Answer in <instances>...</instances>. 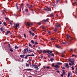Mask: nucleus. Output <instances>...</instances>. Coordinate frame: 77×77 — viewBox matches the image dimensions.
Segmentation results:
<instances>
[{
	"instance_id": "obj_37",
	"label": "nucleus",
	"mask_w": 77,
	"mask_h": 77,
	"mask_svg": "<svg viewBox=\"0 0 77 77\" xmlns=\"http://www.w3.org/2000/svg\"><path fill=\"white\" fill-rule=\"evenodd\" d=\"M31 42L32 44H34V41H33V40H31Z\"/></svg>"
},
{
	"instance_id": "obj_53",
	"label": "nucleus",
	"mask_w": 77,
	"mask_h": 77,
	"mask_svg": "<svg viewBox=\"0 0 77 77\" xmlns=\"http://www.w3.org/2000/svg\"><path fill=\"white\" fill-rule=\"evenodd\" d=\"M69 65H70V66H72V64H71V63H69Z\"/></svg>"
},
{
	"instance_id": "obj_24",
	"label": "nucleus",
	"mask_w": 77,
	"mask_h": 77,
	"mask_svg": "<svg viewBox=\"0 0 77 77\" xmlns=\"http://www.w3.org/2000/svg\"><path fill=\"white\" fill-rule=\"evenodd\" d=\"M51 39L52 40V41H54L55 40H56V38H51Z\"/></svg>"
},
{
	"instance_id": "obj_3",
	"label": "nucleus",
	"mask_w": 77,
	"mask_h": 77,
	"mask_svg": "<svg viewBox=\"0 0 77 77\" xmlns=\"http://www.w3.org/2000/svg\"><path fill=\"white\" fill-rule=\"evenodd\" d=\"M26 6L28 8H29V9H30V10H33V5H30L29 4H26Z\"/></svg>"
},
{
	"instance_id": "obj_56",
	"label": "nucleus",
	"mask_w": 77,
	"mask_h": 77,
	"mask_svg": "<svg viewBox=\"0 0 77 77\" xmlns=\"http://www.w3.org/2000/svg\"><path fill=\"white\" fill-rule=\"evenodd\" d=\"M47 53H50V51H47Z\"/></svg>"
},
{
	"instance_id": "obj_4",
	"label": "nucleus",
	"mask_w": 77,
	"mask_h": 77,
	"mask_svg": "<svg viewBox=\"0 0 77 77\" xmlns=\"http://www.w3.org/2000/svg\"><path fill=\"white\" fill-rule=\"evenodd\" d=\"M29 32L30 33V35H32V36H35V34L33 32H32V31L30 30L29 31Z\"/></svg>"
},
{
	"instance_id": "obj_16",
	"label": "nucleus",
	"mask_w": 77,
	"mask_h": 77,
	"mask_svg": "<svg viewBox=\"0 0 77 77\" xmlns=\"http://www.w3.org/2000/svg\"><path fill=\"white\" fill-rule=\"evenodd\" d=\"M55 26L56 27H57V28H58V27H60V25L59 24V25H56Z\"/></svg>"
},
{
	"instance_id": "obj_9",
	"label": "nucleus",
	"mask_w": 77,
	"mask_h": 77,
	"mask_svg": "<svg viewBox=\"0 0 77 77\" xmlns=\"http://www.w3.org/2000/svg\"><path fill=\"white\" fill-rule=\"evenodd\" d=\"M26 25H28V26H31V24L30 23L27 22L26 23Z\"/></svg>"
},
{
	"instance_id": "obj_8",
	"label": "nucleus",
	"mask_w": 77,
	"mask_h": 77,
	"mask_svg": "<svg viewBox=\"0 0 77 77\" xmlns=\"http://www.w3.org/2000/svg\"><path fill=\"white\" fill-rule=\"evenodd\" d=\"M27 51L28 52V53H30L31 52H32V51L31 50L29 49H29L27 48Z\"/></svg>"
},
{
	"instance_id": "obj_13",
	"label": "nucleus",
	"mask_w": 77,
	"mask_h": 77,
	"mask_svg": "<svg viewBox=\"0 0 77 77\" xmlns=\"http://www.w3.org/2000/svg\"><path fill=\"white\" fill-rule=\"evenodd\" d=\"M11 32L9 31H7L6 32V35H8V34H9V33H10Z\"/></svg>"
},
{
	"instance_id": "obj_60",
	"label": "nucleus",
	"mask_w": 77,
	"mask_h": 77,
	"mask_svg": "<svg viewBox=\"0 0 77 77\" xmlns=\"http://www.w3.org/2000/svg\"><path fill=\"white\" fill-rule=\"evenodd\" d=\"M48 57L49 58H50V57H51V56H50L49 55H48Z\"/></svg>"
},
{
	"instance_id": "obj_57",
	"label": "nucleus",
	"mask_w": 77,
	"mask_h": 77,
	"mask_svg": "<svg viewBox=\"0 0 77 77\" xmlns=\"http://www.w3.org/2000/svg\"><path fill=\"white\" fill-rule=\"evenodd\" d=\"M52 52H53V51H50V53H52Z\"/></svg>"
},
{
	"instance_id": "obj_61",
	"label": "nucleus",
	"mask_w": 77,
	"mask_h": 77,
	"mask_svg": "<svg viewBox=\"0 0 77 77\" xmlns=\"http://www.w3.org/2000/svg\"><path fill=\"white\" fill-rule=\"evenodd\" d=\"M61 76L62 77H63V74H61Z\"/></svg>"
},
{
	"instance_id": "obj_32",
	"label": "nucleus",
	"mask_w": 77,
	"mask_h": 77,
	"mask_svg": "<svg viewBox=\"0 0 77 77\" xmlns=\"http://www.w3.org/2000/svg\"><path fill=\"white\" fill-rule=\"evenodd\" d=\"M52 66H54V67H55V66H54V64L53 63L51 65Z\"/></svg>"
},
{
	"instance_id": "obj_46",
	"label": "nucleus",
	"mask_w": 77,
	"mask_h": 77,
	"mask_svg": "<svg viewBox=\"0 0 77 77\" xmlns=\"http://www.w3.org/2000/svg\"><path fill=\"white\" fill-rule=\"evenodd\" d=\"M43 68H44V69H45V68H47V67H45V66H44L43 67Z\"/></svg>"
},
{
	"instance_id": "obj_28",
	"label": "nucleus",
	"mask_w": 77,
	"mask_h": 77,
	"mask_svg": "<svg viewBox=\"0 0 77 77\" xmlns=\"http://www.w3.org/2000/svg\"><path fill=\"white\" fill-rule=\"evenodd\" d=\"M27 48H26L25 49H24L23 51H25V52H27Z\"/></svg>"
},
{
	"instance_id": "obj_64",
	"label": "nucleus",
	"mask_w": 77,
	"mask_h": 77,
	"mask_svg": "<svg viewBox=\"0 0 77 77\" xmlns=\"http://www.w3.org/2000/svg\"><path fill=\"white\" fill-rule=\"evenodd\" d=\"M29 56H33V55H30L29 54Z\"/></svg>"
},
{
	"instance_id": "obj_33",
	"label": "nucleus",
	"mask_w": 77,
	"mask_h": 77,
	"mask_svg": "<svg viewBox=\"0 0 77 77\" xmlns=\"http://www.w3.org/2000/svg\"><path fill=\"white\" fill-rule=\"evenodd\" d=\"M23 35H24V37H25V38H26V34H25V33H24Z\"/></svg>"
},
{
	"instance_id": "obj_7",
	"label": "nucleus",
	"mask_w": 77,
	"mask_h": 77,
	"mask_svg": "<svg viewBox=\"0 0 77 77\" xmlns=\"http://www.w3.org/2000/svg\"><path fill=\"white\" fill-rule=\"evenodd\" d=\"M26 56V55H21L20 56V57H21L22 58H23L24 59L25 58V57H24V56Z\"/></svg>"
},
{
	"instance_id": "obj_23",
	"label": "nucleus",
	"mask_w": 77,
	"mask_h": 77,
	"mask_svg": "<svg viewBox=\"0 0 77 77\" xmlns=\"http://www.w3.org/2000/svg\"><path fill=\"white\" fill-rule=\"evenodd\" d=\"M0 30L1 31H2V32H3L4 29L2 27L1 28Z\"/></svg>"
},
{
	"instance_id": "obj_11",
	"label": "nucleus",
	"mask_w": 77,
	"mask_h": 77,
	"mask_svg": "<svg viewBox=\"0 0 77 77\" xmlns=\"http://www.w3.org/2000/svg\"><path fill=\"white\" fill-rule=\"evenodd\" d=\"M62 71H63L62 74H63V75H65V72L64 70H62Z\"/></svg>"
},
{
	"instance_id": "obj_51",
	"label": "nucleus",
	"mask_w": 77,
	"mask_h": 77,
	"mask_svg": "<svg viewBox=\"0 0 77 77\" xmlns=\"http://www.w3.org/2000/svg\"><path fill=\"white\" fill-rule=\"evenodd\" d=\"M5 19H6V20H9V18H5Z\"/></svg>"
},
{
	"instance_id": "obj_1",
	"label": "nucleus",
	"mask_w": 77,
	"mask_h": 77,
	"mask_svg": "<svg viewBox=\"0 0 77 77\" xmlns=\"http://www.w3.org/2000/svg\"><path fill=\"white\" fill-rule=\"evenodd\" d=\"M18 5H19V7H18V4L17 3H16L15 4V6L16 8L18 10L19 9V10H21V8L22 9V10H23L24 9V4H19Z\"/></svg>"
},
{
	"instance_id": "obj_2",
	"label": "nucleus",
	"mask_w": 77,
	"mask_h": 77,
	"mask_svg": "<svg viewBox=\"0 0 77 77\" xmlns=\"http://www.w3.org/2000/svg\"><path fill=\"white\" fill-rule=\"evenodd\" d=\"M68 60L70 62H71L72 65H74V62H75V60L74 59L72 58H69L68 59Z\"/></svg>"
},
{
	"instance_id": "obj_15",
	"label": "nucleus",
	"mask_w": 77,
	"mask_h": 77,
	"mask_svg": "<svg viewBox=\"0 0 77 77\" xmlns=\"http://www.w3.org/2000/svg\"><path fill=\"white\" fill-rule=\"evenodd\" d=\"M24 70H29V71H32L33 69H24Z\"/></svg>"
},
{
	"instance_id": "obj_10",
	"label": "nucleus",
	"mask_w": 77,
	"mask_h": 77,
	"mask_svg": "<svg viewBox=\"0 0 77 77\" xmlns=\"http://www.w3.org/2000/svg\"><path fill=\"white\" fill-rule=\"evenodd\" d=\"M55 68H60V66H59L58 65H57V64H56L55 65Z\"/></svg>"
},
{
	"instance_id": "obj_29",
	"label": "nucleus",
	"mask_w": 77,
	"mask_h": 77,
	"mask_svg": "<svg viewBox=\"0 0 77 77\" xmlns=\"http://www.w3.org/2000/svg\"><path fill=\"white\" fill-rule=\"evenodd\" d=\"M56 1L57 4V3H59V2H60V0H56Z\"/></svg>"
},
{
	"instance_id": "obj_39",
	"label": "nucleus",
	"mask_w": 77,
	"mask_h": 77,
	"mask_svg": "<svg viewBox=\"0 0 77 77\" xmlns=\"http://www.w3.org/2000/svg\"><path fill=\"white\" fill-rule=\"evenodd\" d=\"M23 53V55H25V54H26V53H27V52H25V51H24Z\"/></svg>"
},
{
	"instance_id": "obj_17",
	"label": "nucleus",
	"mask_w": 77,
	"mask_h": 77,
	"mask_svg": "<svg viewBox=\"0 0 77 77\" xmlns=\"http://www.w3.org/2000/svg\"><path fill=\"white\" fill-rule=\"evenodd\" d=\"M28 56H29V54L26 55L25 57V59H27V57H28Z\"/></svg>"
},
{
	"instance_id": "obj_34",
	"label": "nucleus",
	"mask_w": 77,
	"mask_h": 77,
	"mask_svg": "<svg viewBox=\"0 0 77 77\" xmlns=\"http://www.w3.org/2000/svg\"><path fill=\"white\" fill-rule=\"evenodd\" d=\"M34 44L35 45H36L37 44H38V42H36L35 43H34Z\"/></svg>"
},
{
	"instance_id": "obj_47",
	"label": "nucleus",
	"mask_w": 77,
	"mask_h": 77,
	"mask_svg": "<svg viewBox=\"0 0 77 77\" xmlns=\"http://www.w3.org/2000/svg\"><path fill=\"white\" fill-rule=\"evenodd\" d=\"M31 29L33 31H35V30H34V29L33 28H31Z\"/></svg>"
},
{
	"instance_id": "obj_6",
	"label": "nucleus",
	"mask_w": 77,
	"mask_h": 77,
	"mask_svg": "<svg viewBox=\"0 0 77 77\" xmlns=\"http://www.w3.org/2000/svg\"><path fill=\"white\" fill-rule=\"evenodd\" d=\"M67 39H71V40H72L73 39L70 36L68 35H67Z\"/></svg>"
},
{
	"instance_id": "obj_59",
	"label": "nucleus",
	"mask_w": 77,
	"mask_h": 77,
	"mask_svg": "<svg viewBox=\"0 0 77 77\" xmlns=\"http://www.w3.org/2000/svg\"><path fill=\"white\" fill-rule=\"evenodd\" d=\"M62 69H65V68L64 67H63L62 68Z\"/></svg>"
},
{
	"instance_id": "obj_14",
	"label": "nucleus",
	"mask_w": 77,
	"mask_h": 77,
	"mask_svg": "<svg viewBox=\"0 0 77 77\" xmlns=\"http://www.w3.org/2000/svg\"><path fill=\"white\" fill-rule=\"evenodd\" d=\"M26 67H29V64L28 63H26Z\"/></svg>"
},
{
	"instance_id": "obj_42",
	"label": "nucleus",
	"mask_w": 77,
	"mask_h": 77,
	"mask_svg": "<svg viewBox=\"0 0 77 77\" xmlns=\"http://www.w3.org/2000/svg\"><path fill=\"white\" fill-rule=\"evenodd\" d=\"M40 57H41V58L42 59V58H43V56H42L40 55Z\"/></svg>"
},
{
	"instance_id": "obj_54",
	"label": "nucleus",
	"mask_w": 77,
	"mask_h": 77,
	"mask_svg": "<svg viewBox=\"0 0 77 77\" xmlns=\"http://www.w3.org/2000/svg\"><path fill=\"white\" fill-rule=\"evenodd\" d=\"M75 74H76L77 75V71H75Z\"/></svg>"
},
{
	"instance_id": "obj_52",
	"label": "nucleus",
	"mask_w": 77,
	"mask_h": 77,
	"mask_svg": "<svg viewBox=\"0 0 77 77\" xmlns=\"http://www.w3.org/2000/svg\"><path fill=\"white\" fill-rule=\"evenodd\" d=\"M10 23L11 25H12V24H13V23H11V22H10Z\"/></svg>"
},
{
	"instance_id": "obj_49",
	"label": "nucleus",
	"mask_w": 77,
	"mask_h": 77,
	"mask_svg": "<svg viewBox=\"0 0 77 77\" xmlns=\"http://www.w3.org/2000/svg\"><path fill=\"white\" fill-rule=\"evenodd\" d=\"M75 56V55L74 54H73L72 55V57H74V56Z\"/></svg>"
},
{
	"instance_id": "obj_48",
	"label": "nucleus",
	"mask_w": 77,
	"mask_h": 77,
	"mask_svg": "<svg viewBox=\"0 0 77 77\" xmlns=\"http://www.w3.org/2000/svg\"><path fill=\"white\" fill-rule=\"evenodd\" d=\"M42 29H45V27L43 26L42 27Z\"/></svg>"
},
{
	"instance_id": "obj_20",
	"label": "nucleus",
	"mask_w": 77,
	"mask_h": 77,
	"mask_svg": "<svg viewBox=\"0 0 77 77\" xmlns=\"http://www.w3.org/2000/svg\"><path fill=\"white\" fill-rule=\"evenodd\" d=\"M11 48H11L10 49V51H11V53H12L14 50L13 49H12Z\"/></svg>"
},
{
	"instance_id": "obj_25",
	"label": "nucleus",
	"mask_w": 77,
	"mask_h": 77,
	"mask_svg": "<svg viewBox=\"0 0 77 77\" xmlns=\"http://www.w3.org/2000/svg\"><path fill=\"white\" fill-rule=\"evenodd\" d=\"M70 76V73L69 72H68V77H69Z\"/></svg>"
},
{
	"instance_id": "obj_30",
	"label": "nucleus",
	"mask_w": 77,
	"mask_h": 77,
	"mask_svg": "<svg viewBox=\"0 0 77 77\" xmlns=\"http://www.w3.org/2000/svg\"><path fill=\"white\" fill-rule=\"evenodd\" d=\"M3 24L5 26H6V23L4 22L3 23Z\"/></svg>"
},
{
	"instance_id": "obj_45",
	"label": "nucleus",
	"mask_w": 77,
	"mask_h": 77,
	"mask_svg": "<svg viewBox=\"0 0 77 77\" xmlns=\"http://www.w3.org/2000/svg\"><path fill=\"white\" fill-rule=\"evenodd\" d=\"M43 53H46L47 51H43Z\"/></svg>"
},
{
	"instance_id": "obj_26",
	"label": "nucleus",
	"mask_w": 77,
	"mask_h": 77,
	"mask_svg": "<svg viewBox=\"0 0 77 77\" xmlns=\"http://www.w3.org/2000/svg\"><path fill=\"white\" fill-rule=\"evenodd\" d=\"M53 31L54 32H56L57 30V29H56V28H55V29Z\"/></svg>"
},
{
	"instance_id": "obj_36",
	"label": "nucleus",
	"mask_w": 77,
	"mask_h": 77,
	"mask_svg": "<svg viewBox=\"0 0 77 77\" xmlns=\"http://www.w3.org/2000/svg\"><path fill=\"white\" fill-rule=\"evenodd\" d=\"M37 24L38 26H39V25H41V23L40 22L38 23Z\"/></svg>"
},
{
	"instance_id": "obj_44",
	"label": "nucleus",
	"mask_w": 77,
	"mask_h": 77,
	"mask_svg": "<svg viewBox=\"0 0 77 77\" xmlns=\"http://www.w3.org/2000/svg\"><path fill=\"white\" fill-rule=\"evenodd\" d=\"M71 68L72 69V70H74V68L72 66L71 67Z\"/></svg>"
},
{
	"instance_id": "obj_63",
	"label": "nucleus",
	"mask_w": 77,
	"mask_h": 77,
	"mask_svg": "<svg viewBox=\"0 0 77 77\" xmlns=\"http://www.w3.org/2000/svg\"><path fill=\"white\" fill-rule=\"evenodd\" d=\"M39 51L40 52H41V53H42V50H40Z\"/></svg>"
},
{
	"instance_id": "obj_21",
	"label": "nucleus",
	"mask_w": 77,
	"mask_h": 77,
	"mask_svg": "<svg viewBox=\"0 0 77 77\" xmlns=\"http://www.w3.org/2000/svg\"><path fill=\"white\" fill-rule=\"evenodd\" d=\"M57 65H62V63H57Z\"/></svg>"
},
{
	"instance_id": "obj_19",
	"label": "nucleus",
	"mask_w": 77,
	"mask_h": 77,
	"mask_svg": "<svg viewBox=\"0 0 77 77\" xmlns=\"http://www.w3.org/2000/svg\"><path fill=\"white\" fill-rule=\"evenodd\" d=\"M55 47H57V48H60V46H59L58 45H55Z\"/></svg>"
},
{
	"instance_id": "obj_55",
	"label": "nucleus",
	"mask_w": 77,
	"mask_h": 77,
	"mask_svg": "<svg viewBox=\"0 0 77 77\" xmlns=\"http://www.w3.org/2000/svg\"><path fill=\"white\" fill-rule=\"evenodd\" d=\"M31 46V44H30V43H29V47H30Z\"/></svg>"
},
{
	"instance_id": "obj_58",
	"label": "nucleus",
	"mask_w": 77,
	"mask_h": 77,
	"mask_svg": "<svg viewBox=\"0 0 77 77\" xmlns=\"http://www.w3.org/2000/svg\"><path fill=\"white\" fill-rule=\"evenodd\" d=\"M62 57H65V55H62Z\"/></svg>"
},
{
	"instance_id": "obj_5",
	"label": "nucleus",
	"mask_w": 77,
	"mask_h": 77,
	"mask_svg": "<svg viewBox=\"0 0 77 77\" xmlns=\"http://www.w3.org/2000/svg\"><path fill=\"white\" fill-rule=\"evenodd\" d=\"M20 26V24H19V23H17L15 26V30H17V27H18V26Z\"/></svg>"
},
{
	"instance_id": "obj_31",
	"label": "nucleus",
	"mask_w": 77,
	"mask_h": 77,
	"mask_svg": "<svg viewBox=\"0 0 77 77\" xmlns=\"http://www.w3.org/2000/svg\"><path fill=\"white\" fill-rule=\"evenodd\" d=\"M19 47H17V45L15 46V49H17V48H18Z\"/></svg>"
},
{
	"instance_id": "obj_27",
	"label": "nucleus",
	"mask_w": 77,
	"mask_h": 77,
	"mask_svg": "<svg viewBox=\"0 0 77 77\" xmlns=\"http://www.w3.org/2000/svg\"><path fill=\"white\" fill-rule=\"evenodd\" d=\"M39 65H38V66L35 65L34 67V68H38V67H39Z\"/></svg>"
},
{
	"instance_id": "obj_12",
	"label": "nucleus",
	"mask_w": 77,
	"mask_h": 77,
	"mask_svg": "<svg viewBox=\"0 0 77 77\" xmlns=\"http://www.w3.org/2000/svg\"><path fill=\"white\" fill-rule=\"evenodd\" d=\"M66 67L67 68H69V66L68 65V63H66Z\"/></svg>"
},
{
	"instance_id": "obj_40",
	"label": "nucleus",
	"mask_w": 77,
	"mask_h": 77,
	"mask_svg": "<svg viewBox=\"0 0 77 77\" xmlns=\"http://www.w3.org/2000/svg\"><path fill=\"white\" fill-rule=\"evenodd\" d=\"M51 16L52 17H54V14L53 13H51Z\"/></svg>"
},
{
	"instance_id": "obj_18",
	"label": "nucleus",
	"mask_w": 77,
	"mask_h": 77,
	"mask_svg": "<svg viewBox=\"0 0 77 77\" xmlns=\"http://www.w3.org/2000/svg\"><path fill=\"white\" fill-rule=\"evenodd\" d=\"M43 21H45V22H47V21H48V19H47L46 20H44Z\"/></svg>"
},
{
	"instance_id": "obj_50",
	"label": "nucleus",
	"mask_w": 77,
	"mask_h": 77,
	"mask_svg": "<svg viewBox=\"0 0 77 77\" xmlns=\"http://www.w3.org/2000/svg\"><path fill=\"white\" fill-rule=\"evenodd\" d=\"M62 44H66V43L65 42H62Z\"/></svg>"
},
{
	"instance_id": "obj_22",
	"label": "nucleus",
	"mask_w": 77,
	"mask_h": 77,
	"mask_svg": "<svg viewBox=\"0 0 77 77\" xmlns=\"http://www.w3.org/2000/svg\"><path fill=\"white\" fill-rule=\"evenodd\" d=\"M50 60L51 62H53V61L54 60V59H53V58H51Z\"/></svg>"
},
{
	"instance_id": "obj_38",
	"label": "nucleus",
	"mask_w": 77,
	"mask_h": 77,
	"mask_svg": "<svg viewBox=\"0 0 77 77\" xmlns=\"http://www.w3.org/2000/svg\"><path fill=\"white\" fill-rule=\"evenodd\" d=\"M51 56H53V57H54V54H51Z\"/></svg>"
},
{
	"instance_id": "obj_41",
	"label": "nucleus",
	"mask_w": 77,
	"mask_h": 77,
	"mask_svg": "<svg viewBox=\"0 0 77 77\" xmlns=\"http://www.w3.org/2000/svg\"><path fill=\"white\" fill-rule=\"evenodd\" d=\"M48 33H50V34L51 33V32H50V31L48 30L47 31Z\"/></svg>"
},
{
	"instance_id": "obj_62",
	"label": "nucleus",
	"mask_w": 77,
	"mask_h": 77,
	"mask_svg": "<svg viewBox=\"0 0 77 77\" xmlns=\"http://www.w3.org/2000/svg\"><path fill=\"white\" fill-rule=\"evenodd\" d=\"M25 11L26 12H29V11L28 10H26Z\"/></svg>"
},
{
	"instance_id": "obj_43",
	"label": "nucleus",
	"mask_w": 77,
	"mask_h": 77,
	"mask_svg": "<svg viewBox=\"0 0 77 77\" xmlns=\"http://www.w3.org/2000/svg\"><path fill=\"white\" fill-rule=\"evenodd\" d=\"M8 46H9L10 47V48H11V45H10V44H8Z\"/></svg>"
},
{
	"instance_id": "obj_35",
	"label": "nucleus",
	"mask_w": 77,
	"mask_h": 77,
	"mask_svg": "<svg viewBox=\"0 0 77 77\" xmlns=\"http://www.w3.org/2000/svg\"><path fill=\"white\" fill-rule=\"evenodd\" d=\"M46 68H47V69H50V67L49 66H47L46 67Z\"/></svg>"
}]
</instances>
